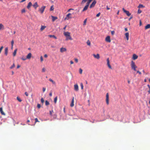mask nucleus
Here are the masks:
<instances>
[{"label":"nucleus","instance_id":"nucleus-1","mask_svg":"<svg viewBox=\"0 0 150 150\" xmlns=\"http://www.w3.org/2000/svg\"><path fill=\"white\" fill-rule=\"evenodd\" d=\"M64 35L66 37V40H72L70 35V33L69 32H64Z\"/></svg>","mask_w":150,"mask_h":150},{"label":"nucleus","instance_id":"nucleus-2","mask_svg":"<svg viewBox=\"0 0 150 150\" xmlns=\"http://www.w3.org/2000/svg\"><path fill=\"white\" fill-rule=\"evenodd\" d=\"M131 66L132 68L133 69L134 71H136V68L137 67L135 65L134 62L133 61H132Z\"/></svg>","mask_w":150,"mask_h":150},{"label":"nucleus","instance_id":"nucleus-3","mask_svg":"<svg viewBox=\"0 0 150 150\" xmlns=\"http://www.w3.org/2000/svg\"><path fill=\"white\" fill-rule=\"evenodd\" d=\"M109 95L108 93H107L106 95V102L107 105H108L109 104Z\"/></svg>","mask_w":150,"mask_h":150},{"label":"nucleus","instance_id":"nucleus-4","mask_svg":"<svg viewBox=\"0 0 150 150\" xmlns=\"http://www.w3.org/2000/svg\"><path fill=\"white\" fill-rule=\"evenodd\" d=\"M45 7V6H43L41 8H40L39 11L41 13H42L44 11Z\"/></svg>","mask_w":150,"mask_h":150},{"label":"nucleus","instance_id":"nucleus-5","mask_svg":"<svg viewBox=\"0 0 150 150\" xmlns=\"http://www.w3.org/2000/svg\"><path fill=\"white\" fill-rule=\"evenodd\" d=\"M89 3L87 2V3L86 4V5L85 6L83 10H82L83 12L86 11L88 7L89 6Z\"/></svg>","mask_w":150,"mask_h":150},{"label":"nucleus","instance_id":"nucleus-6","mask_svg":"<svg viewBox=\"0 0 150 150\" xmlns=\"http://www.w3.org/2000/svg\"><path fill=\"white\" fill-rule=\"evenodd\" d=\"M71 13H68L66 16V17L65 18V20H68L69 19L71 18Z\"/></svg>","mask_w":150,"mask_h":150},{"label":"nucleus","instance_id":"nucleus-7","mask_svg":"<svg viewBox=\"0 0 150 150\" xmlns=\"http://www.w3.org/2000/svg\"><path fill=\"white\" fill-rule=\"evenodd\" d=\"M122 10L123 12L125 13L128 16H129L131 14L129 12V11L126 10L124 8H122Z\"/></svg>","mask_w":150,"mask_h":150},{"label":"nucleus","instance_id":"nucleus-8","mask_svg":"<svg viewBox=\"0 0 150 150\" xmlns=\"http://www.w3.org/2000/svg\"><path fill=\"white\" fill-rule=\"evenodd\" d=\"M96 3V2L95 0H94L92 3L91 4L89 7L90 8H93L94 7L95 4Z\"/></svg>","mask_w":150,"mask_h":150},{"label":"nucleus","instance_id":"nucleus-9","mask_svg":"<svg viewBox=\"0 0 150 150\" xmlns=\"http://www.w3.org/2000/svg\"><path fill=\"white\" fill-rule=\"evenodd\" d=\"M107 64L109 68L110 69H112L111 66V65H110V61H109V58H108L107 59Z\"/></svg>","mask_w":150,"mask_h":150},{"label":"nucleus","instance_id":"nucleus-10","mask_svg":"<svg viewBox=\"0 0 150 150\" xmlns=\"http://www.w3.org/2000/svg\"><path fill=\"white\" fill-rule=\"evenodd\" d=\"M105 41L108 42H111L110 37L109 36H107L105 38Z\"/></svg>","mask_w":150,"mask_h":150},{"label":"nucleus","instance_id":"nucleus-11","mask_svg":"<svg viewBox=\"0 0 150 150\" xmlns=\"http://www.w3.org/2000/svg\"><path fill=\"white\" fill-rule=\"evenodd\" d=\"M74 97H73L72 98V99L71 100V103L70 104V106L71 107H73L74 106Z\"/></svg>","mask_w":150,"mask_h":150},{"label":"nucleus","instance_id":"nucleus-12","mask_svg":"<svg viewBox=\"0 0 150 150\" xmlns=\"http://www.w3.org/2000/svg\"><path fill=\"white\" fill-rule=\"evenodd\" d=\"M93 55L95 58L98 59H99L100 58L99 54H97L96 55L94 54H93Z\"/></svg>","mask_w":150,"mask_h":150},{"label":"nucleus","instance_id":"nucleus-13","mask_svg":"<svg viewBox=\"0 0 150 150\" xmlns=\"http://www.w3.org/2000/svg\"><path fill=\"white\" fill-rule=\"evenodd\" d=\"M33 6L36 9L39 6L38 5V3L37 2H36L33 4Z\"/></svg>","mask_w":150,"mask_h":150},{"label":"nucleus","instance_id":"nucleus-14","mask_svg":"<svg viewBox=\"0 0 150 150\" xmlns=\"http://www.w3.org/2000/svg\"><path fill=\"white\" fill-rule=\"evenodd\" d=\"M74 89L76 91H78L79 90L78 86L77 84L74 85Z\"/></svg>","mask_w":150,"mask_h":150},{"label":"nucleus","instance_id":"nucleus-15","mask_svg":"<svg viewBox=\"0 0 150 150\" xmlns=\"http://www.w3.org/2000/svg\"><path fill=\"white\" fill-rule=\"evenodd\" d=\"M32 56V54L31 53H29L26 56V59H30Z\"/></svg>","mask_w":150,"mask_h":150},{"label":"nucleus","instance_id":"nucleus-16","mask_svg":"<svg viewBox=\"0 0 150 150\" xmlns=\"http://www.w3.org/2000/svg\"><path fill=\"white\" fill-rule=\"evenodd\" d=\"M8 47H6L5 48L4 54L6 56H7L8 54Z\"/></svg>","mask_w":150,"mask_h":150},{"label":"nucleus","instance_id":"nucleus-17","mask_svg":"<svg viewBox=\"0 0 150 150\" xmlns=\"http://www.w3.org/2000/svg\"><path fill=\"white\" fill-rule=\"evenodd\" d=\"M67 51V50L66 48L62 47L60 48V51L61 52H65Z\"/></svg>","mask_w":150,"mask_h":150},{"label":"nucleus","instance_id":"nucleus-18","mask_svg":"<svg viewBox=\"0 0 150 150\" xmlns=\"http://www.w3.org/2000/svg\"><path fill=\"white\" fill-rule=\"evenodd\" d=\"M0 112L1 114V115H5V113L3 112V109L2 108H0Z\"/></svg>","mask_w":150,"mask_h":150},{"label":"nucleus","instance_id":"nucleus-19","mask_svg":"<svg viewBox=\"0 0 150 150\" xmlns=\"http://www.w3.org/2000/svg\"><path fill=\"white\" fill-rule=\"evenodd\" d=\"M125 35L127 38V40H128L129 39V33H125Z\"/></svg>","mask_w":150,"mask_h":150},{"label":"nucleus","instance_id":"nucleus-20","mask_svg":"<svg viewBox=\"0 0 150 150\" xmlns=\"http://www.w3.org/2000/svg\"><path fill=\"white\" fill-rule=\"evenodd\" d=\"M138 57L137 55L135 54H133V58L134 60H135L137 59Z\"/></svg>","mask_w":150,"mask_h":150},{"label":"nucleus","instance_id":"nucleus-21","mask_svg":"<svg viewBox=\"0 0 150 150\" xmlns=\"http://www.w3.org/2000/svg\"><path fill=\"white\" fill-rule=\"evenodd\" d=\"M32 3L30 2H29L27 6V8L28 9H29L30 7L32 6Z\"/></svg>","mask_w":150,"mask_h":150},{"label":"nucleus","instance_id":"nucleus-22","mask_svg":"<svg viewBox=\"0 0 150 150\" xmlns=\"http://www.w3.org/2000/svg\"><path fill=\"white\" fill-rule=\"evenodd\" d=\"M51 17L52 18V21L54 22V21L56 20L57 19V17L56 16H51Z\"/></svg>","mask_w":150,"mask_h":150},{"label":"nucleus","instance_id":"nucleus-23","mask_svg":"<svg viewBox=\"0 0 150 150\" xmlns=\"http://www.w3.org/2000/svg\"><path fill=\"white\" fill-rule=\"evenodd\" d=\"M4 26L2 23H0V30H4Z\"/></svg>","mask_w":150,"mask_h":150},{"label":"nucleus","instance_id":"nucleus-24","mask_svg":"<svg viewBox=\"0 0 150 150\" xmlns=\"http://www.w3.org/2000/svg\"><path fill=\"white\" fill-rule=\"evenodd\" d=\"M48 36L50 38H53L55 39H57V38L54 35H48Z\"/></svg>","mask_w":150,"mask_h":150},{"label":"nucleus","instance_id":"nucleus-25","mask_svg":"<svg viewBox=\"0 0 150 150\" xmlns=\"http://www.w3.org/2000/svg\"><path fill=\"white\" fill-rule=\"evenodd\" d=\"M46 28V26H45L42 25L41 26V28H40L41 31H42L43 30H44L45 28Z\"/></svg>","mask_w":150,"mask_h":150},{"label":"nucleus","instance_id":"nucleus-26","mask_svg":"<svg viewBox=\"0 0 150 150\" xmlns=\"http://www.w3.org/2000/svg\"><path fill=\"white\" fill-rule=\"evenodd\" d=\"M150 28V24H148L145 26V29H147Z\"/></svg>","mask_w":150,"mask_h":150},{"label":"nucleus","instance_id":"nucleus-27","mask_svg":"<svg viewBox=\"0 0 150 150\" xmlns=\"http://www.w3.org/2000/svg\"><path fill=\"white\" fill-rule=\"evenodd\" d=\"M17 50V49H16L14 50V51L13 53V56H16V54Z\"/></svg>","mask_w":150,"mask_h":150},{"label":"nucleus","instance_id":"nucleus-28","mask_svg":"<svg viewBox=\"0 0 150 150\" xmlns=\"http://www.w3.org/2000/svg\"><path fill=\"white\" fill-rule=\"evenodd\" d=\"M49 80L53 84H54L55 83V82H54V81H53L52 79H49Z\"/></svg>","mask_w":150,"mask_h":150},{"label":"nucleus","instance_id":"nucleus-29","mask_svg":"<svg viewBox=\"0 0 150 150\" xmlns=\"http://www.w3.org/2000/svg\"><path fill=\"white\" fill-rule=\"evenodd\" d=\"M57 96H56V97H55L54 98V102L55 103H56L57 100Z\"/></svg>","mask_w":150,"mask_h":150},{"label":"nucleus","instance_id":"nucleus-30","mask_svg":"<svg viewBox=\"0 0 150 150\" xmlns=\"http://www.w3.org/2000/svg\"><path fill=\"white\" fill-rule=\"evenodd\" d=\"M16 98L17 100H18L20 102H21L22 101V100L21 99V98L18 96Z\"/></svg>","mask_w":150,"mask_h":150},{"label":"nucleus","instance_id":"nucleus-31","mask_svg":"<svg viewBox=\"0 0 150 150\" xmlns=\"http://www.w3.org/2000/svg\"><path fill=\"white\" fill-rule=\"evenodd\" d=\"M45 104L46 105H49V103L47 100H46L45 102Z\"/></svg>","mask_w":150,"mask_h":150},{"label":"nucleus","instance_id":"nucleus-32","mask_svg":"<svg viewBox=\"0 0 150 150\" xmlns=\"http://www.w3.org/2000/svg\"><path fill=\"white\" fill-rule=\"evenodd\" d=\"M87 44L88 45H91V42L89 40H88L87 42Z\"/></svg>","mask_w":150,"mask_h":150},{"label":"nucleus","instance_id":"nucleus-33","mask_svg":"<svg viewBox=\"0 0 150 150\" xmlns=\"http://www.w3.org/2000/svg\"><path fill=\"white\" fill-rule=\"evenodd\" d=\"M87 0H83L81 2V4H83L86 2Z\"/></svg>","mask_w":150,"mask_h":150},{"label":"nucleus","instance_id":"nucleus-34","mask_svg":"<svg viewBox=\"0 0 150 150\" xmlns=\"http://www.w3.org/2000/svg\"><path fill=\"white\" fill-rule=\"evenodd\" d=\"M144 7V6L142 4H139L138 6V7L139 8H142V7Z\"/></svg>","mask_w":150,"mask_h":150},{"label":"nucleus","instance_id":"nucleus-35","mask_svg":"<svg viewBox=\"0 0 150 150\" xmlns=\"http://www.w3.org/2000/svg\"><path fill=\"white\" fill-rule=\"evenodd\" d=\"M82 71H83L82 69H81V68H80L79 69V73L81 74H82Z\"/></svg>","mask_w":150,"mask_h":150},{"label":"nucleus","instance_id":"nucleus-36","mask_svg":"<svg viewBox=\"0 0 150 150\" xmlns=\"http://www.w3.org/2000/svg\"><path fill=\"white\" fill-rule=\"evenodd\" d=\"M41 101L42 103H43L44 102V100L42 98L41 99Z\"/></svg>","mask_w":150,"mask_h":150},{"label":"nucleus","instance_id":"nucleus-37","mask_svg":"<svg viewBox=\"0 0 150 150\" xmlns=\"http://www.w3.org/2000/svg\"><path fill=\"white\" fill-rule=\"evenodd\" d=\"M53 112V110H50V115L52 116V113Z\"/></svg>","mask_w":150,"mask_h":150},{"label":"nucleus","instance_id":"nucleus-38","mask_svg":"<svg viewBox=\"0 0 150 150\" xmlns=\"http://www.w3.org/2000/svg\"><path fill=\"white\" fill-rule=\"evenodd\" d=\"M80 85L81 86V89H83V83H81Z\"/></svg>","mask_w":150,"mask_h":150},{"label":"nucleus","instance_id":"nucleus-39","mask_svg":"<svg viewBox=\"0 0 150 150\" xmlns=\"http://www.w3.org/2000/svg\"><path fill=\"white\" fill-rule=\"evenodd\" d=\"M3 48H4V47L3 46H1L0 48V54L1 53V52Z\"/></svg>","mask_w":150,"mask_h":150},{"label":"nucleus","instance_id":"nucleus-40","mask_svg":"<svg viewBox=\"0 0 150 150\" xmlns=\"http://www.w3.org/2000/svg\"><path fill=\"white\" fill-rule=\"evenodd\" d=\"M15 67V64H13L10 67V68L11 69H12Z\"/></svg>","mask_w":150,"mask_h":150},{"label":"nucleus","instance_id":"nucleus-41","mask_svg":"<svg viewBox=\"0 0 150 150\" xmlns=\"http://www.w3.org/2000/svg\"><path fill=\"white\" fill-rule=\"evenodd\" d=\"M54 8L53 6H52L51 7V8H50V11H52L54 10Z\"/></svg>","mask_w":150,"mask_h":150},{"label":"nucleus","instance_id":"nucleus-42","mask_svg":"<svg viewBox=\"0 0 150 150\" xmlns=\"http://www.w3.org/2000/svg\"><path fill=\"white\" fill-rule=\"evenodd\" d=\"M142 11L140 9H139L138 10V14H140L142 12Z\"/></svg>","mask_w":150,"mask_h":150},{"label":"nucleus","instance_id":"nucleus-43","mask_svg":"<svg viewBox=\"0 0 150 150\" xmlns=\"http://www.w3.org/2000/svg\"><path fill=\"white\" fill-rule=\"evenodd\" d=\"M87 19H85L83 21V25H85Z\"/></svg>","mask_w":150,"mask_h":150},{"label":"nucleus","instance_id":"nucleus-44","mask_svg":"<svg viewBox=\"0 0 150 150\" xmlns=\"http://www.w3.org/2000/svg\"><path fill=\"white\" fill-rule=\"evenodd\" d=\"M35 123L37 122H39V121L38 120L37 118H35Z\"/></svg>","mask_w":150,"mask_h":150},{"label":"nucleus","instance_id":"nucleus-45","mask_svg":"<svg viewBox=\"0 0 150 150\" xmlns=\"http://www.w3.org/2000/svg\"><path fill=\"white\" fill-rule=\"evenodd\" d=\"M25 9H23L21 10V12L22 13H25Z\"/></svg>","mask_w":150,"mask_h":150},{"label":"nucleus","instance_id":"nucleus-46","mask_svg":"<svg viewBox=\"0 0 150 150\" xmlns=\"http://www.w3.org/2000/svg\"><path fill=\"white\" fill-rule=\"evenodd\" d=\"M41 107L40 105L39 104H38L37 105V107L38 108H40Z\"/></svg>","mask_w":150,"mask_h":150},{"label":"nucleus","instance_id":"nucleus-47","mask_svg":"<svg viewBox=\"0 0 150 150\" xmlns=\"http://www.w3.org/2000/svg\"><path fill=\"white\" fill-rule=\"evenodd\" d=\"M21 59H22V60H23V61H25V60H26L27 59L26 58L23 57H22L21 58Z\"/></svg>","mask_w":150,"mask_h":150},{"label":"nucleus","instance_id":"nucleus-48","mask_svg":"<svg viewBox=\"0 0 150 150\" xmlns=\"http://www.w3.org/2000/svg\"><path fill=\"white\" fill-rule=\"evenodd\" d=\"M100 12H99L96 15V16L97 17H98L100 15Z\"/></svg>","mask_w":150,"mask_h":150},{"label":"nucleus","instance_id":"nucleus-49","mask_svg":"<svg viewBox=\"0 0 150 150\" xmlns=\"http://www.w3.org/2000/svg\"><path fill=\"white\" fill-rule=\"evenodd\" d=\"M13 44H14V41L13 40H12V41L11 42V45L12 46H13Z\"/></svg>","mask_w":150,"mask_h":150},{"label":"nucleus","instance_id":"nucleus-50","mask_svg":"<svg viewBox=\"0 0 150 150\" xmlns=\"http://www.w3.org/2000/svg\"><path fill=\"white\" fill-rule=\"evenodd\" d=\"M45 68H43L42 69V72H45Z\"/></svg>","mask_w":150,"mask_h":150},{"label":"nucleus","instance_id":"nucleus-51","mask_svg":"<svg viewBox=\"0 0 150 150\" xmlns=\"http://www.w3.org/2000/svg\"><path fill=\"white\" fill-rule=\"evenodd\" d=\"M40 60H41V62H42L43 61V57L42 56H41L40 57Z\"/></svg>","mask_w":150,"mask_h":150},{"label":"nucleus","instance_id":"nucleus-52","mask_svg":"<svg viewBox=\"0 0 150 150\" xmlns=\"http://www.w3.org/2000/svg\"><path fill=\"white\" fill-rule=\"evenodd\" d=\"M74 60L76 63H77L78 62V59L77 58H75Z\"/></svg>","mask_w":150,"mask_h":150},{"label":"nucleus","instance_id":"nucleus-53","mask_svg":"<svg viewBox=\"0 0 150 150\" xmlns=\"http://www.w3.org/2000/svg\"><path fill=\"white\" fill-rule=\"evenodd\" d=\"M46 90V88L44 87L42 88V91L43 92H44Z\"/></svg>","mask_w":150,"mask_h":150},{"label":"nucleus","instance_id":"nucleus-54","mask_svg":"<svg viewBox=\"0 0 150 150\" xmlns=\"http://www.w3.org/2000/svg\"><path fill=\"white\" fill-rule=\"evenodd\" d=\"M25 95L27 96H28V93L26 92H25Z\"/></svg>","mask_w":150,"mask_h":150},{"label":"nucleus","instance_id":"nucleus-55","mask_svg":"<svg viewBox=\"0 0 150 150\" xmlns=\"http://www.w3.org/2000/svg\"><path fill=\"white\" fill-rule=\"evenodd\" d=\"M92 0H88L87 2L90 4V3Z\"/></svg>","mask_w":150,"mask_h":150},{"label":"nucleus","instance_id":"nucleus-56","mask_svg":"<svg viewBox=\"0 0 150 150\" xmlns=\"http://www.w3.org/2000/svg\"><path fill=\"white\" fill-rule=\"evenodd\" d=\"M111 34L112 35H113L115 33V32L114 31H111Z\"/></svg>","mask_w":150,"mask_h":150},{"label":"nucleus","instance_id":"nucleus-57","mask_svg":"<svg viewBox=\"0 0 150 150\" xmlns=\"http://www.w3.org/2000/svg\"><path fill=\"white\" fill-rule=\"evenodd\" d=\"M106 9L108 10H109L110 9V8L108 6H106Z\"/></svg>","mask_w":150,"mask_h":150},{"label":"nucleus","instance_id":"nucleus-58","mask_svg":"<svg viewBox=\"0 0 150 150\" xmlns=\"http://www.w3.org/2000/svg\"><path fill=\"white\" fill-rule=\"evenodd\" d=\"M137 73H139V74H141V72H140V71H137Z\"/></svg>","mask_w":150,"mask_h":150},{"label":"nucleus","instance_id":"nucleus-59","mask_svg":"<svg viewBox=\"0 0 150 150\" xmlns=\"http://www.w3.org/2000/svg\"><path fill=\"white\" fill-rule=\"evenodd\" d=\"M74 9H72V8H70L69 9L68 11H67V12H70V11L71 10H73Z\"/></svg>","mask_w":150,"mask_h":150},{"label":"nucleus","instance_id":"nucleus-60","mask_svg":"<svg viewBox=\"0 0 150 150\" xmlns=\"http://www.w3.org/2000/svg\"><path fill=\"white\" fill-rule=\"evenodd\" d=\"M52 92H50L49 93V96H52Z\"/></svg>","mask_w":150,"mask_h":150},{"label":"nucleus","instance_id":"nucleus-61","mask_svg":"<svg viewBox=\"0 0 150 150\" xmlns=\"http://www.w3.org/2000/svg\"><path fill=\"white\" fill-rule=\"evenodd\" d=\"M142 71L146 75L148 74V73H145V71L144 70H143Z\"/></svg>","mask_w":150,"mask_h":150},{"label":"nucleus","instance_id":"nucleus-62","mask_svg":"<svg viewBox=\"0 0 150 150\" xmlns=\"http://www.w3.org/2000/svg\"><path fill=\"white\" fill-rule=\"evenodd\" d=\"M70 62L71 64H73L74 63L72 61H71Z\"/></svg>","mask_w":150,"mask_h":150},{"label":"nucleus","instance_id":"nucleus-63","mask_svg":"<svg viewBox=\"0 0 150 150\" xmlns=\"http://www.w3.org/2000/svg\"><path fill=\"white\" fill-rule=\"evenodd\" d=\"M44 57L45 58H47V55L46 54H45L44 55Z\"/></svg>","mask_w":150,"mask_h":150},{"label":"nucleus","instance_id":"nucleus-64","mask_svg":"<svg viewBox=\"0 0 150 150\" xmlns=\"http://www.w3.org/2000/svg\"><path fill=\"white\" fill-rule=\"evenodd\" d=\"M147 86L149 88V90H150V86L149 84H148L147 85Z\"/></svg>","mask_w":150,"mask_h":150}]
</instances>
